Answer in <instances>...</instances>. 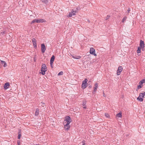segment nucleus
<instances>
[{
    "instance_id": "3",
    "label": "nucleus",
    "mask_w": 145,
    "mask_h": 145,
    "mask_svg": "<svg viewBox=\"0 0 145 145\" xmlns=\"http://www.w3.org/2000/svg\"><path fill=\"white\" fill-rule=\"evenodd\" d=\"M47 71V67L45 64H43L42 65V68L41 70V73L42 75H44L45 74V72Z\"/></svg>"
},
{
    "instance_id": "32",
    "label": "nucleus",
    "mask_w": 145,
    "mask_h": 145,
    "mask_svg": "<svg viewBox=\"0 0 145 145\" xmlns=\"http://www.w3.org/2000/svg\"><path fill=\"white\" fill-rule=\"evenodd\" d=\"M142 94H143V96L144 97V96L145 95V91L142 93Z\"/></svg>"
},
{
    "instance_id": "1",
    "label": "nucleus",
    "mask_w": 145,
    "mask_h": 145,
    "mask_svg": "<svg viewBox=\"0 0 145 145\" xmlns=\"http://www.w3.org/2000/svg\"><path fill=\"white\" fill-rule=\"evenodd\" d=\"M46 21L42 19H35L33 20L31 22V24L34 23H43V22H45Z\"/></svg>"
},
{
    "instance_id": "22",
    "label": "nucleus",
    "mask_w": 145,
    "mask_h": 145,
    "mask_svg": "<svg viewBox=\"0 0 145 145\" xmlns=\"http://www.w3.org/2000/svg\"><path fill=\"white\" fill-rule=\"evenodd\" d=\"M143 85H141L140 84H139V85H138L137 86V89H139L141 88H142Z\"/></svg>"
},
{
    "instance_id": "25",
    "label": "nucleus",
    "mask_w": 145,
    "mask_h": 145,
    "mask_svg": "<svg viewBox=\"0 0 145 145\" xmlns=\"http://www.w3.org/2000/svg\"><path fill=\"white\" fill-rule=\"evenodd\" d=\"M105 115L107 118H109L110 117L109 115L107 113H105Z\"/></svg>"
},
{
    "instance_id": "30",
    "label": "nucleus",
    "mask_w": 145,
    "mask_h": 145,
    "mask_svg": "<svg viewBox=\"0 0 145 145\" xmlns=\"http://www.w3.org/2000/svg\"><path fill=\"white\" fill-rule=\"evenodd\" d=\"M5 33V31H4L1 32V34H3Z\"/></svg>"
},
{
    "instance_id": "9",
    "label": "nucleus",
    "mask_w": 145,
    "mask_h": 145,
    "mask_svg": "<svg viewBox=\"0 0 145 145\" xmlns=\"http://www.w3.org/2000/svg\"><path fill=\"white\" fill-rule=\"evenodd\" d=\"M46 48L44 44H41V50L42 53H44L46 50Z\"/></svg>"
},
{
    "instance_id": "29",
    "label": "nucleus",
    "mask_w": 145,
    "mask_h": 145,
    "mask_svg": "<svg viewBox=\"0 0 145 145\" xmlns=\"http://www.w3.org/2000/svg\"><path fill=\"white\" fill-rule=\"evenodd\" d=\"M82 143H83L82 144H84L85 145V143L84 140H83L82 141Z\"/></svg>"
},
{
    "instance_id": "13",
    "label": "nucleus",
    "mask_w": 145,
    "mask_h": 145,
    "mask_svg": "<svg viewBox=\"0 0 145 145\" xmlns=\"http://www.w3.org/2000/svg\"><path fill=\"white\" fill-rule=\"evenodd\" d=\"M64 125V128L65 129V130L67 131H68L70 127V126L69 125H67V124H63Z\"/></svg>"
},
{
    "instance_id": "16",
    "label": "nucleus",
    "mask_w": 145,
    "mask_h": 145,
    "mask_svg": "<svg viewBox=\"0 0 145 145\" xmlns=\"http://www.w3.org/2000/svg\"><path fill=\"white\" fill-rule=\"evenodd\" d=\"M1 63L2 65H3L4 67H5L7 66V63L4 61L1 60Z\"/></svg>"
},
{
    "instance_id": "18",
    "label": "nucleus",
    "mask_w": 145,
    "mask_h": 145,
    "mask_svg": "<svg viewBox=\"0 0 145 145\" xmlns=\"http://www.w3.org/2000/svg\"><path fill=\"white\" fill-rule=\"evenodd\" d=\"M72 57L73 58L76 59H80L81 57V56H72Z\"/></svg>"
},
{
    "instance_id": "17",
    "label": "nucleus",
    "mask_w": 145,
    "mask_h": 145,
    "mask_svg": "<svg viewBox=\"0 0 145 145\" xmlns=\"http://www.w3.org/2000/svg\"><path fill=\"white\" fill-rule=\"evenodd\" d=\"M39 114V109L37 108L35 112V116H37Z\"/></svg>"
},
{
    "instance_id": "14",
    "label": "nucleus",
    "mask_w": 145,
    "mask_h": 145,
    "mask_svg": "<svg viewBox=\"0 0 145 145\" xmlns=\"http://www.w3.org/2000/svg\"><path fill=\"white\" fill-rule=\"evenodd\" d=\"M10 85L9 83L8 82H6L4 86V88L5 89H6L9 87Z\"/></svg>"
},
{
    "instance_id": "23",
    "label": "nucleus",
    "mask_w": 145,
    "mask_h": 145,
    "mask_svg": "<svg viewBox=\"0 0 145 145\" xmlns=\"http://www.w3.org/2000/svg\"><path fill=\"white\" fill-rule=\"evenodd\" d=\"M127 18V17L126 16L124 17L123 19L122 20V22H123L125 21V20H126Z\"/></svg>"
},
{
    "instance_id": "2",
    "label": "nucleus",
    "mask_w": 145,
    "mask_h": 145,
    "mask_svg": "<svg viewBox=\"0 0 145 145\" xmlns=\"http://www.w3.org/2000/svg\"><path fill=\"white\" fill-rule=\"evenodd\" d=\"M71 121L72 120L70 117L69 116H67L65 117L63 123V124L69 125Z\"/></svg>"
},
{
    "instance_id": "7",
    "label": "nucleus",
    "mask_w": 145,
    "mask_h": 145,
    "mask_svg": "<svg viewBox=\"0 0 145 145\" xmlns=\"http://www.w3.org/2000/svg\"><path fill=\"white\" fill-rule=\"evenodd\" d=\"M89 53L92 54L93 55L95 56H97V54L95 53V49L93 48H90Z\"/></svg>"
},
{
    "instance_id": "28",
    "label": "nucleus",
    "mask_w": 145,
    "mask_h": 145,
    "mask_svg": "<svg viewBox=\"0 0 145 145\" xmlns=\"http://www.w3.org/2000/svg\"><path fill=\"white\" fill-rule=\"evenodd\" d=\"M21 135H19L18 137V139H20V137H21Z\"/></svg>"
},
{
    "instance_id": "11",
    "label": "nucleus",
    "mask_w": 145,
    "mask_h": 145,
    "mask_svg": "<svg viewBox=\"0 0 145 145\" xmlns=\"http://www.w3.org/2000/svg\"><path fill=\"white\" fill-rule=\"evenodd\" d=\"M55 59V56L54 55H53L52 57L50 60V65L52 67V64Z\"/></svg>"
},
{
    "instance_id": "10",
    "label": "nucleus",
    "mask_w": 145,
    "mask_h": 145,
    "mask_svg": "<svg viewBox=\"0 0 145 145\" xmlns=\"http://www.w3.org/2000/svg\"><path fill=\"white\" fill-rule=\"evenodd\" d=\"M140 46L139 47H140L142 49V50L144 48V41L141 40H140Z\"/></svg>"
},
{
    "instance_id": "15",
    "label": "nucleus",
    "mask_w": 145,
    "mask_h": 145,
    "mask_svg": "<svg viewBox=\"0 0 145 145\" xmlns=\"http://www.w3.org/2000/svg\"><path fill=\"white\" fill-rule=\"evenodd\" d=\"M98 87V84L97 83H96L94 87V91L95 92L97 90V89Z\"/></svg>"
},
{
    "instance_id": "4",
    "label": "nucleus",
    "mask_w": 145,
    "mask_h": 145,
    "mask_svg": "<svg viewBox=\"0 0 145 145\" xmlns=\"http://www.w3.org/2000/svg\"><path fill=\"white\" fill-rule=\"evenodd\" d=\"M88 81V80L86 79L82 82V89H84L86 87L88 84L87 83Z\"/></svg>"
},
{
    "instance_id": "24",
    "label": "nucleus",
    "mask_w": 145,
    "mask_h": 145,
    "mask_svg": "<svg viewBox=\"0 0 145 145\" xmlns=\"http://www.w3.org/2000/svg\"><path fill=\"white\" fill-rule=\"evenodd\" d=\"M42 1L45 3H46L48 2V0H42Z\"/></svg>"
},
{
    "instance_id": "27",
    "label": "nucleus",
    "mask_w": 145,
    "mask_h": 145,
    "mask_svg": "<svg viewBox=\"0 0 145 145\" xmlns=\"http://www.w3.org/2000/svg\"><path fill=\"white\" fill-rule=\"evenodd\" d=\"M20 142L19 140H18L17 141V144L18 145H20Z\"/></svg>"
},
{
    "instance_id": "33",
    "label": "nucleus",
    "mask_w": 145,
    "mask_h": 145,
    "mask_svg": "<svg viewBox=\"0 0 145 145\" xmlns=\"http://www.w3.org/2000/svg\"><path fill=\"white\" fill-rule=\"evenodd\" d=\"M41 104H42V105H44V103H43V102H41Z\"/></svg>"
},
{
    "instance_id": "12",
    "label": "nucleus",
    "mask_w": 145,
    "mask_h": 145,
    "mask_svg": "<svg viewBox=\"0 0 145 145\" xmlns=\"http://www.w3.org/2000/svg\"><path fill=\"white\" fill-rule=\"evenodd\" d=\"M32 40L34 47L36 48H37V43L36 40L35 38H33L32 39Z\"/></svg>"
},
{
    "instance_id": "19",
    "label": "nucleus",
    "mask_w": 145,
    "mask_h": 145,
    "mask_svg": "<svg viewBox=\"0 0 145 145\" xmlns=\"http://www.w3.org/2000/svg\"><path fill=\"white\" fill-rule=\"evenodd\" d=\"M145 82V78L141 80L139 82V84L142 85V84Z\"/></svg>"
},
{
    "instance_id": "26",
    "label": "nucleus",
    "mask_w": 145,
    "mask_h": 145,
    "mask_svg": "<svg viewBox=\"0 0 145 145\" xmlns=\"http://www.w3.org/2000/svg\"><path fill=\"white\" fill-rule=\"evenodd\" d=\"M63 74V72L62 71L60 72L58 74V75H62Z\"/></svg>"
},
{
    "instance_id": "5",
    "label": "nucleus",
    "mask_w": 145,
    "mask_h": 145,
    "mask_svg": "<svg viewBox=\"0 0 145 145\" xmlns=\"http://www.w3.org/2000/svg\"><path fill=\"white\" fill-rule=\"evenodd\" d=\"M77 12V11H74L73 10H72L71 12H70L69 13V14L67 15V17H71L72 16L76 15V13Z\"/></svg>"
},
{
    "instance_id": "6",
    "label": "nucleus",
    "mask_w": 145,
    "mask_h": 145,
    "mask_svg": "<svg viewBox=\"0 0 145 145\" xmlns=\"http://www.w3.org/2000/svg\"><path fill=\"white\" fill-rule=\"evenodd\" d=\"M143 94H142V93H140V94L138 97L137 98V100L140 102L142 101L143 100V98H144V97Z\"/></svg>"
},
{
    "instance_id": "21",
    "label": "nucleus",
    "mask_w": 145,
    "mask_h": 145,
    "mask_svg": "<svg viewBox=\"0 0 145 145\" xmlns=\"http://www.w3.org/2000/svg\"><path fill=\"white\" fill-rule=\"evenodd\" d=\"M141 48L140 47H138V49L137 50V53H139L141 52Z\"/></svg>"
},
{
    "instance_id": "8",
    "label": "nucleus",
    "mask_w": 145,
    "mask_h": 145,
    "mask_svg": "<svg viewBox=\"0 0 145 145\" xmlns=\"http://www.w3.org/2000/svg\"><path fill=\"white\" fill-rule=\"evenodd\" d=\"M123 70V68L122 66H120L119 67L117 71V75H119L121 73Z\"/></svg>"
},
{
    "instance_id": "34",
    "label": "nucleus",
    "mask_w": 145,
    "mask_h": 145,
    "mask_svg": "<svg viewBox=\"0 0 145 145\" xmlns=\"http://www.w3.org/2000/svg\"><path fill=\"white\" fill-rule=\"evenodd\" d=\"M83 108H86V107L85 106H84V107H83Z\"/></svg>"
},
{
    "instance_id": "20",
    "label": "nucleus",
    "mask_w": 145,
    "mask_h": 145,
    "mask_svg": "<svg viewBox=\"0 0 145 145\" xmlns=\"http://www.w3.org/2000/svg\"><path fill=\"white\" fill-rule=\"evenodd\" d=\"M116 116L119 118H121L122 116L121 112H120L119 113L117 114Z\"/></svg>"
},
{
    "instance_id": "31",
    "label": "nucleus",
    "mask_w": 145,
    "mask_h": 145,
    "mask_svg": "<svg viewBox=\"0 0 145 145\" xmlns=\"http://www.w3.org/2000/svg\"><path fill=\"white\" fill-rule=\"evenodd\" d=\"M130 11V9L129 8L127 10L128 12L129 13Z\"/></svg>"
},
{
    "instance_id": "35",
    "label": "nucleus",
    "mask_w": 145,
    "mask_h": 145,
    "mask_svg": "<svg viewBox=\"0 0 145 145\" xmlns=\"http://www.w3.org/2000/svg\"><path fill=\"white\" fill-rule=\"evenodd\" d=\"M84 104H83V106H84Z\"/></svg>"
}]
</instances>
